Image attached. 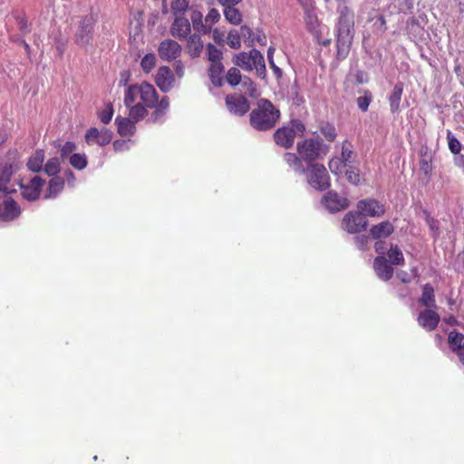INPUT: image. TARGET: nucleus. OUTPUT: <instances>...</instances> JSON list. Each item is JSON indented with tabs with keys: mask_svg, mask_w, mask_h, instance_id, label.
Wrapping results in <instances>:
<instances>
[{
	"mask_svg": "<svg viewBox=\"0 0 464 464\" xmlns=\"http://www.w3.org/2000/svg\"><path fill=\"white\" fill-rule=\"evenodd\" d=\"M190 19L195 31L207 34L210 33V25L203 22V14L198 10H192Z\"/></svg>",
	"mask_w": 464,
	"mask_h": 464,
	"instance_id": "obj_32",
	"label": "nucleus"
},
{
	"mask_svg": "<svg viewBox=\"0 0 464 464\" xmlns=\"http://www.w3.org/2000/svg\"><path fill=\"white\" fill-rule=\"evenodd\" d=\"M207 58L210 63H221L223 60V52L218 49L214 44H208L206 46Z\"/></svg>",
	"mask_w": 464,
	"mask_h": 464,
	"instance_id": "obj_39",
	"label": "nucleus"
},
{
	"mask_svg": "<svg viewBox=\"0 0 464 464\" xmlns=\"http://www.w3.org/2000/svg\"><path fill=\"white\" fill-rule=\"evenodd\" d=\"M212 37L216 44L222 45L225 43V34L218 28L212 31Z\"/></svg>",
	"mask_w": 464,
	"mask_h": 464,
	"instance_id": "obj_57",
	"label": "nucleus"
},
{
	"mask_svg": "<svg viewBox=\"0 0 464 464\" xmlns=\"http://www.w3.org/2000/svg\"><path fill=\"white\" fill-rule=\"evenodd\" d=\"M156 64V57L153 53H147L140 62V66L144 72H150Z\"/></svg>",
	"mask_w": 464,
	"mask_h": 464,
	"instance_id": "obj_47",
	"label": "nucleus"
},
{
	"mask_svg": "<svg viewBox=\"0 0 464 464\" xmlns=\"http://www.w3.org/2000/svg\"><path fill=\"white\" fill-rule=\"evenodd\" d=\"M354 14L348 7L343 6L340 10V15L337 22V39H336V58L344 60L347 58L353 39Z\"/></svg>",
	"mask_w": 464,
	"mask_h": 464,
	"instance_id": "obj_1",
	"label": "nucleus"
},
{
	"mask_svg": "<svg viewBox=\"0 0 464 464\" xmlns=\"http://www.w3.org/2000/svg\"><path fill=\"white\" fill-rule=\"evenodd\" d=\"M242 0H218V3L223 6L237 5Z\"/></svg>",
	"mask_w": 464,
	"mask_h": 464,
	"instance_id": "obj_64",
	"label": "nucleus"
},
{
	"mask_svg": "<svg viewBox=\"0 0 464 464\" xmlns=\"http://www.w3.org/2000/svg\"><path fill=\"white\" fill-rule=\"evenodd\" d=\"M224 16L226 20L234 25H238L242 22V14L236 8V5L224 6Z\"/></svg>",
	"mask_w": 464,
	"mask_h": 464,
	"instance_id": "obj_36",
	"label": "nucleus"
},
{
	"mask_svg": "<svg viewBox=\"0 0 464 464\" xmlns=\"http://www.w3.org/2000/svg\"><path fill=\"white\" fill-rule=\"evenodd\" d=\"M308 183L319 191L327 189L330 187V177L326 169L322 164H311L307 168Z\"/></svg>",
	"mask_w": 464,
	"mask_h": 464,
	"instance_id": "obj_9",
	"label": "nucleus"
},
{
	"mask_svg": "<svg viewBox=\"0 0 464 464\" xmlns=\"http://www.w3.org/2000/svg\"><path fill=\"white\" fill-rule=\"evenodd\" d=\"M137 122L131 120L130 117L125 118L118 116L115 119V124L117 125V131L121 137L132 136L136 131Z\"/></svg>",
	"mask_w": 464,
	"mask_h": 464,
	"instance_id": "obj_25",
	"label": "nucleus"
},
{
	"mask_svg": "<svg viewBox=\"0 0 464 464\" xmlns=\"http://www.w3.org/2000/svg\"><path fill=\"white\" fill-rule=\"evenodd\" d=\"M346 179L353 185H358L360 183V171L353 166H349L345 170Z\"/></svg>",
	"mask_w": 464,
	"mask_h": 464,
	"instance_id": "obj_49",
	"label": "nucleus"
},
{
	"mask_svg": "<svg viewBox=\"0 0 464 464\" xmlns=\"http://www.w3.org/2000/svg\"><path fill=\"white\" fill-rule=\"evenodd\" d=\"M169 107V97L164 96L160 101L158 100V102H157L156 106L154 107V111L150 115V121H151L152 122L159 121L166 114Z\"/></svg>",
	"mask_w": 464,
	"mask_h": 464,
	"instance_id": "obj_35",
	"label": "nucleus"
},
{
	"mask_svg": "<svg viewBox=\"0 0 464 464\" xmlns=\"http://www.w3.org/2000/svg\"><path fill=\"white\" fill-rule=\"evenodd\" d=\"M113 112L114 111L112 104H107L106 109L99 113V118L101 121L104 124H108L112 119Z\"/></svg>",
	"mask_w": 464,
	"mask_h": 464,
	"instance_id": "obj_52",
	"label": "nucleus"
},
{
	"mask_svg": "<svg viewBox=\"0 0 464 464\" xmlns=\"http://www.w3.org/2000/svg\"><path fill=\"white\" fill-rule=\"evenodd\" d=\"M324 206L330 212H338L340 210L345 209L349 206V201L346 198L340 196L337 192L334 190L328 191L322 199Z\"/></svg>",
	"mask_w": 464,
	"mask_h": 464,
	"instance_id": "obj_16",
	"label": "nucleus"
},
{
	"mask_svg": "<svg viewBox=\"0 0 464 464\" xmlns=\"http://www.w3.org/2000/svg\"><path fill=\"white\" fill-rule=\"evenodd\" d=\"M141 102L149 109H153L158 102V93L154 86L147 82L130 85L124 94V104Z\"/></svg>",
	"mask_w": 464,
	"mask_h": 464,
	"instance_id": "obj_3",
	"label": "nucleus"
},
{
	"mask_svg": "<svg viewBox=\"0 0 464 464\" xmlns=\"http://www.w3.org/2000/svg\"><path fill=\"white\" fill-rule=\"evenodd\" d=\"M323 150V142L319 139L310 138L297 142L296 150L301 159L311 164L318 160Z\"/></svg>",
	"mask_w": 464,
	"mask_h": 464,
	"instance_id": "obj_8",
	"label": "nucleus"
},
{
	"mask_svg": "<svg viewBox=\"0 0 464 464\" xmlns=\"http://www.w3.org/2000/svg\"><path fill=\"white\" fill-rule=\"evenodd\" d=\"M284 161L294 169L295 172L299 174L305 173L306 169L304 167L303 160L301 157L292 152H285L283 156Z\"/></svg>",
	"mask_w": 464,
	"mask_h": 464,
	"instance_id": "obj_31",
	"label": "nucleus"
},
{
	"mask_svg": "<svg viewBox=\"0 0 464 464\" xmlns=\"http://www.w3.org/2000/svg\"><path fill=\"white\" fill-rule=\"evenodd\" d=\"M368 226V220L359 210L349 211L342 220V227L350 234L362 232Z\"/></svg>",
	"mask_w": 464,
	"mask_h": 464,
	"instance_id": "obj_10",
	"label": "nucleus"
},
{
	"mask_svg": "<svg viewBox=\"0 0 464 464\" xmlns=\"http://www.w3.org/2000/svg\"><path fill=\"white\" fill-rule=\"evenodd\" d=\"M450 349L454 353L459 362L464 366V334L456 330L450 331L448 335Z\"/></svg>",
	"mask_w": 464,
	"mask_h": 464,
	"instance_id": "obj_19",
	"label": "nucleus"
},
{
	"mask_svg": "<svg viewBox=\"0 0 464 464\" xmlns=\"http://www.w3.org/2000/svg\"><path fill=\"white\" fill-rule=\"evenodd\" d=\"M227 43L232 49L238 50L241 48V38L238 30H230L227 36Z\"/></svg>",
	"mask_w": 464,
	"mask_h": 464,
	"instance_id": "obj_43",
	"label": "nucleus"
},
{
	"mask_svg": "<svg viewBox=\"0 0 464 464\" xmlns=\"http://www.w3.org/2000/svg\"><path fill=\"white\" fill-rule=\"evenodd\" d=\"M112 131L107 128L98 129L95 127H92L89 130H87L84 135V139L89 146L96 144L101 147H103L111 143L112 140Z\"/></svg>",
	"mask_w": 464,
	"mask_h": 464,
	"instance_id": "obj_12",
	"label": "nucleus"
},
{
	"mask_svg": "<svg viewBox=\"0 0 464 464\" xmlns=\"http://www.w3.org/2000/svg\"><path fill=\"white\" fill-rule=\"evenodd\" d=\"M129 108V117L134 121L138 122L144 119L148 114V107L141 104V102H134L130 105H125Z\"/></svg>",
	"mask_w": 464,
	"mask_h": 464,
	"instance_id": "obj_34",
	"label": "nucleus"
},
{
	"mask_svg": "<svg viewBox=\"0 0 464 464\" xmlns=\"http://www.w3.org/2000/svg\"><path fill=\"white\" fill-rule=\"evenodd\" d=\"M397 278H399L402 283H410L411 278L406 271L401 270L396 274Z\"/></svg>",
	"mask_w": 464,
	"mask_h": 464,
	"instance_id": "obj_62",
	"label": "nucleus"
},
{
	"mask_svg": "<svg viewBox=\"0 0 464 464\" xmlns=\"http://www.w3.org/2000/svg\"><path fill=\"white\" fill-rule=\"evenodd\" d=\"M427 223L429 224L430 229L432 230L436 235H438V232H439L438 221L431 217H428Z\"/></svg>",
	"mask_w": 464,
	"mask_h": 464,
	"instance_id": "obj_60",
	"label": "nucleus"
},
{
	"mask_svg": "<svg viewBox=\"0 0 464 464\" xmlns=\"http://www.w3.org/2000/svg\"><path fill=\"white\" fill-rule=\"evenodd\" d=\"M354 243L358 249L364 251L368 248L369 237L365 235L356 236L354 237Z\"/></svg>",
	"mask_w": 464,
	"mask_h": 464,
	"instance_id": "obj_55",
	"label": "nucleus"
},
{
	"mask_svg": "<svg viewBox=\"0 0 464 464\" xmlns=\"http://www.w3.org/2000/svg\"><path fill=\"white\" fill-rule=\"evenodd\" d=\"M70 165L78 170H82L87 167L88 160L84 153H73L69 157Z\"/></svg>",
	"mask_w": 464,
	"mask_h": 464,
	"instance_id": "obj_38",
	"label": "nucleus"
},
{
	"mask_svg": "<svg viewBox=\"0 0 464 464\" xmlns=\"http://www.w3.org/2000/svg\"><path fill=\"white\" fill-rule=\"evenodd\" d=\"M448 140H449V149L453 154H459L461 150V144L457 138L450 135V133L448 134Z\"/></svg>",
	"mask_w": 464,
	"mask_h": 464,
	"instance_id": "obj_54",
	"label": "nucleus"
},
{
	"mask_svg": "<svg viewBox=\"0 0 464 464\" xmlns=\"http://www.w3.org/2000/svg\"><path fill=\"white\" fill-rule=\"evenodd\" d=\"M240 38H242L247 46H253L254 45V40L253 35L254 32L252 29L247 25H242L239 30Z\"/></svg>",
	"mask_w": 464,
	"mask_h": 464,
	"instance_id": "obj_48",
	"label": "nucleus"
},
{
	"mask_svg": "<svg viewBox=\"0 0 464 464\" xmlns=\"http://www.w3.org/2000/svg\"><path fill=\"white\" fill-rule=\"evenodd\" d=\"M353 155V151L346 146L345 143L343 144L341 158L340 159H333L329 162V168L332 172H336L340 169V167H344L347 162H350Z\"/></svg>",
	"mask_w": 464,
	"mask_h": 464,
	"instance_id": "obj_26",
	"label": "nucleus"
},
{
	"mask_svg": "<svg viewBox=\"0 0 464 464\" xmlns=\"http://www.w3.org/2000/svg\"><path fill=\"white\" fill-rule=\"evenodd\" d=\"M10 40L14 43H16L20 45H22L25 52L27 53V54H30L31 53V47L30 45L25 42V40H24L23 38L19 37V36H11L10 37Z\"/></svg>",
	"mask_w": 464,
	"mask_h": 464,
	"instance_id": "obj_58",
	"label": "nucleus"
},
{
	"mask_svg": "<svg viewBox=\"0 0 464 464\" xmlns=\"http://www.w3.org/2000/svg\"><path fill=\"white\" fill-rule=\"evenodd\" d=\"M374 249L378 254L383 255L386 251L385 243L382 239L377 240L374 244Z\"/></svg>",
	"mask_w": 464,
	"mask_h": 464,
	"instance_id": "obj_61",
	"label": "nucleus"
},
{
	"mask_svg": "<svg viewBox=\"0 0 464 464\" xmlns=\"http://www.w3.org/2000/svg\"><path fill=\"white\" fill-rule=\"evenodd\" d=\"M174 75L168 66H161L158 69L155 82L162 92H169L172 88Z\"/></svg>",
	"mask_w": 464,
	"mask_h": 464,
	"instance_id": "obj_21",
	"label": "nucleus"
},
{
	"mask_svg": "<svg viewBox=\"0 0 464 464\" xmlns=\"http://www.w3.org/2000/svg\"><path fill=\"white\" fill-rule=\"evenodd\" d=\"M19 31L25 34L30 33L27 18L24 14H17L14 16Z\"/></svg>",
	"mask_w": 464,
	"mask_h": 464,
	"instance_id": "obj_50",
	"label": "nucleus"
},
{
	"mask_svg": "<svg viewBox=\"0 0 464 464\" xmlns=\"http://www.w3.org/2000/svg\"><path fill=\"white\" fill-rule=\"evenodd\" d=\"M159 56L165 61H173L181 53V45L171 39L163 40L158 48Z\"/></svg>",
	"mask_w": 464,
	"mask_h": 464,
	"instance_id": "obj_17",
	"label": "nucleus"
},
{
	"mask_svg": "<svg viewBox=\"0 0 464 464\" xmlns=\"http://www.w3.org/2000/svg\"><path fill=\"white\" fill-rule=\"evenodd\" d=\"M189 0H172L171 10L174 15H184L188 8Z\"/></svg>",
	"mask_w": 464,
	"mask_h": 464,
	"instance_id": "obj_44",
	"label": "nucleus"
},
{
	"mask_svg": "<svg viewBox=\"0 0 464 464\" xmlns=\"http://www.w3.org/2000/svg\"><path fill=\"white\" fill-rule=\"evenodd\" d=\"M226 105L231 113L239 116L245 115L250 109L247 99L244 95L237 93L227 95L226 97Z\"/></svg>",
	"mask_w": 464,
	"mask_h": 464,
	"instance_id": "obj_14",
	"label": "nucleus"
},
{
	"mask_svg": "<svg viewBox=\"0 0 464 464\" xmlns=\"http://www.w3.org/2000/svg\"><path fill=\"white\" fill-rule=\"evenodd\" d=\"M76 144L72 141H66L61 148L62 159L69 158L76 150Z\"/></svg>",
	"mask_w": 464,
	"mask_h": 464,
	"instance_id": "obj_51",
	"label": "nucleus"
},
{
	"mask_svg": "<svg viewBox=\"0 0 464 464\" xmlns=\"http://www.w3.org/2000/svg\"><path fill=\"white\" fill-rule=\"evenodd\" d=\"M208 74L211 83L215 87H221L224 84L225 66L221 63H210L208 69Z\"/></svg>",
	"mask_w": 464,
	"mask_h": 464,
	"instance_id": "obj_24",
	"label": "nucleus"
},
{
	"mask_svg": "<svg viewBox=\"0 0 464 464\" xmlns=\"http://www.w3.org/2000/svg\"><path fill=\"white\" fill-rule=\"evenodd\" d=\"M175 71L178 76L181 77L184 73V66L180 61L175 63Z\"/></svg>",
	"mask_w": 464,
	"mask_h": 464,
	"instance_id": "obj_63",
	"label": "nucleus"
},
{
	"mask_svg": "<svg viewBox=\"0 0 464 464\" xmlns=\"http://www.w3.org/2000/svg\"><path fill=\"white\" fill-rule=\"evenodd\" d=\"M254 45L258 44L259 45L265 46L266 44V36L262 30H257L256 34L253 35Z\"/></svg>",
	"mask_w": 464,
	"mask_h": 464,
	"instance_id": "obj_56",
	"label": "nucleus"
},
{
	"mask_svg": "<svg viewBox=\"0 0 464 464\" xmlns=\"http://www.w3.org/2000/svg\"><path fill=\"white\" fill-rule=\"evenodd\" d=\"M241 72L237 67H231L224 77V80H226V82L233 87L238 85L241 82Z\"/></svg>",
	"mask_w": 464,
	"mask_h": 464,
	"instance_id": "obj_41",
	"label": "nucleus"
},
{
	"mask_svg": "<svg viewBox=\"0 0 464 464\" xmlns=\"http://www.w3.org/2000/svg\"><path fill=\"white\" fill-rule=\"evenodd\" d=\"M417 322L423 329L431 332L438 327L440 316L432 308H426L419 313Z\"/></svg>",
	"mask_w": 464,
	"mask_h": 464,
	"instance_id": "obj_18",
	"label": "nucleus"
},
{
	"mask_svg": "<svg viewBox=\"0 0 464 464\" xmlns=\"http://www.w3.org/2000/svg\"><path fill=\"white\" fill-rule=\"evenodd\" d=\"M220 19V14L216 8H211L207 16L205 17V22L207 24L210 25V28L213 24L218 23Z\"/></svg>",
	"mask_w": 464,
	"mask_h": 464,
	"instance_id": "obj_53",
	"label": "nucleus"
},
{
	"mask_svg": "<svg viewBox=\"0 0 464 464\" xmlns=\"http://www.w3.org/2000/svg\"><path fill=\"white\" fill-rule=\"evenodd\" d=\"M95 23L96 20L92 14L82 17L74 35V43L78 46L85 48L92 44Z\"/></svg>",
	"mask_w": 464,
	"mask_h": 464,
	"instance_id": "obj_7",
	"label": "nucleus"
},
{
	"mask_svg": "<svg viewBox=\"0 0 464 464\" xmlns=\"http://www.w3.org/2000/svg\"><path fill=\"white\" fill-rule=\"evenodd\" d=\"M419 302L426 308L435 307L436 300L434 295V288L430 284L428 283L422 286V293L421 296L419 299Z\"/></svg>",
	"mask_w": 464,
	"mask_h": 464,
	"instance_id": "obj_33",
	"label": "nucleus"
},
{
	"mask_svg": "<svg viewBox=\"0 0 464 464\" xmlns=\"http://www.w3.org/2000/svg\"><path fill=\"white\" fill-rule=\"evenodd\" d=\"M45 153L44 150H36L28 159L26 167L29 170L34 173L42 171Z\"/></svg>",
	"mask_w": 464,
	"mask_h": 464,
	"instance_id": "obj_29",
	"label": "nucleus"
},
{
	"mask_svg": "<svg viewBox=\"0 0 464 464\" xmlns=\"http://www.w3.org/2000/svg\"><path fill=\"white\" fill-rule=\"evenodd\" d=\"M113 149L115 151H122L128 149V144L123 140H116L113 142Z\"/></svg>",
	"mask_w": 464,
	"mask_h": 464,
	"instance_id": "obj_59",
	"label": "nucleus"
},
{
	"mask_svg": "<svg viewBox=\"0 0 464 464\" xmlns=\"http://www.w3.org/2000/svg\"><path fill=\"white\" fill-rule=\"evenodd\" d=\"M394 231V226L388 220L372 225L370 228V235L373 239L379 240L387 238Z\"/></svg>",
	"mask_w": 464,
	"mask_h": 464,
	"instance_id": "obj_23",
	"label": "nucleus"
},
{
	"mask_svg": "<svg viewBox=\"0 0 464 464\" xmlns=\"http://www.w3.org/2000/svg\"><path fill=\"white\" fill-rule=\"evenodd\" d=\"M388 256L392 265H402L404 263L403 254L397 245H391Z\"/></svg>",
	"mask_w": 464,
	"mask_h": 464,
	"instance_id": "obj_40",
	"label": "nucleus"
},
{
	"mask_svg": "<svg viewBox=\"0 0 464 464\" xmlns=\"http://www.w3.org/2000/svg\"><path fill=\"white\" fill-rule=\"evenodd\" d=\"M20 169L19 153L17 150H9L0 160V193L12 194L16 192L9 188L13 175Z\"/></svg>",
	"mask_w": 464,
	"mask_h": 464,
	"instance_id": "obj_4",
	"label": "nucleus"
},
{
	"mask_svg": "<svg viewBox=\"0 0 464 464\" xmlns=\"http://www.w3.org/2000/svg\"><path fill=\"white\" fill-rule=\"evenodd\" d=\"M203 47L204 43L199 34H194L188 36L187 43V51L190 57H199L202 53Z\"/></svg>",
	"mask_w": 464,
	"mask_h": 464,
	"instance_id": "obj_28",
	"label": "nucleus"
},
{
	"mask_svg": "<svg viewBox=\"0 0 464 464\" xmlns=\"http://www.w3.org/2000/svg\"><path fill=\"white\" fill-rule=\"evenodd\" d=\"M357 209L365 217L381 218L385 214V207L375 198L359 200Z\"/></svg>",
	"mask_w": 464,
	"mask_h": 464,
	"instance_id": "obj_13",
	"label": "nucleus"
},
{
	"mask_svg": "<svg viewBox=\"0 0 464 464\" xmlns=\"http://www.w3.org/2000/svg\"><path fill=\"white\" fill-rule=\"evenodd\" d=\"M191 32V25L188 19L184 15H175V19L170 27L172 36L179 40L187 39Z\"/></svg>",
	"mask_w": 464,
	"mask_h": 464,
	"instance_id": "obj_20",
	"label": "nucleus"
},
{
	"mask_svg": "<svg viewBox=\"0 0 464 464\" xmlns=\"http://www.w3.org/2000/svg\"><path fill=\"white\" fill-rule=\"evenodd\" d=\"M420 169L425 176H430L432 172V156L428 150L420 151Z\"/></svg>",
	"mask_w": 464,
	"mask_h": 464,
	"instance_id": "obj_37",
	"label": "nucleus"
},
{
	"mask_svg": "<svg viewBox=\"0 0 464 464\" xmlns=\"http://www.w3.org/2000/svg\"><path fill=\"white\" fill-rule=\"evenodd\" d=\"M373 268L378 277L383 281H389L394 273L393 267L384 256H377L374 259Z\"/></svg>",
	"mask_w": 464,
	"mask_h": 464,
	"instance_id": "obj_22",
	"label": "nucleus"
},
{
	"mask_svg": "<svg viewBox=\"0 0 464 464\" xmlns=\"http://www.w3.org/2000/svg\"><path fill=\"white\" fill-rule=\"evenodd\" d=\"M19 204L12 198H6L0 203V221L11 222L21 215Z\"/></svg>",
	"mask_w": 464,
	"mask_h": 464,
	"instance_id": "obj_15",
	"label": "nucleus"
},
{
	"mask_svg": "<svg viewBox=\"0 0 464 464\" xmlns=\"http://www.w3.org/2000/svg\"><path fill=\"white\" fill-rule=\"evenodd\" d=\"M279 117V110L270 101L261 99L250 112L249 122L255 130L265 131L274 128Z\"/></svg>",
	"mask_w": 464,
	"mask_h": 464,
	"instance_id": "obj_2",
	"label": "nucleus"
},
{
	"mask_svg": "<svg viewBox=\"0 0 464 464\" xmlns=\"http://www.w3.org/2000/svg\"><path fill=\"white\" fill-rule=\"evenodd\" d=\"M403 83L401 82H397L392 88L389 97L390 110L392 113H397L400 111V105L401 96L403 93Z\"/></svg>",
	"mask_w": 464,
	"mask_h": 464,
	"instance_id": "obj_27",
	"label": "nucleus"
},
{
	"mask_svg": "<svg viewBox=\"0 0 464 464\" xmlns=\"http://www.w3.org/2000/svg\"><path fill=\"white\" fill-rule=\"evenodd\" d=\"M233 62L236 66L244 71L250 72L256 69L262 75L266 72L264 56L256 49H251L248 53L241 52L234 55Z\"/></svg>",
	"mask_w": 464,
	"mask_h": 464,
	"instance_id": "obj_5",
	"label": "nucleus"
},
{
	"mask_svg": "<svg viewBox=\"0 0 464 464\" xmlns=\"http://www.w3.org/2000/svg\"><path fill=\"white\" fill-rule=\"evenodd\" d=\"M23 198L28 201H34L40 198L42 188L45 184V180L39 177H33L28 183H24V179H21L17 182Z\"/></svg>",
	"mask_w": 464,
	"mask_h": 464,
	"instance_id": "obj_11",
	"label": "nucleus"
},
{
	"mask_svg": "<svg viewBox=\"0 0 464 464\" xmlns=\"http://www.w3.org/2000/svg\"><path fill=\"white\" fill-rule=\"evenodd\" d=\"M64 179L62 177L55 176L49 180L48 188L45 192V198H53L63 189Z\"/></svg>",
	"mask_w": 464,
	"mask_h": 464,
	"instance_id": "obj_30",
	"label": "nucleus"
},
{
	"mask_svg": "<svg viewBox=\"0 0 464 464\" xmlns=\"http://www.w3.org/2000/svg\"><path fill=\"white\" fill-rule=\"evenodd\" d=\"M363 95L357 98L356 102L359 107V109L362 111H367L370 103L372 101V92L369 90H364L362 92Z\"/></svg>",
	"mask_w": 464,
	"mask_h": 464,
	"instance_id": "obj_45",
	"label": "nucleus"
},
{
	"mask_svg": "<svg viewBox=\"0 0 464 464\" xmlns=\"http://www.w3.org/2000/svg\"><path fill=\"white\" fill-rule=\"evenodd\" d=\"M305 127L299 120H293L289 125L281 127L274 133V140L276 143L285 149L293 146L295 139L297 135H303Z\"/></svg>",
	"mask_w": 464,
	"mask_h": 464,
	"instance_id": "obj_6",
	"label": "nucleus"
},
{
	"mask_svg": "<svg viewBox=\"0 0 464 464\" xmlns=\"http://www.w3.org/2000/svg\"><path fill=\"white\" fill-rule=\"evenodd\" d=\"M61 164L58 158H51L44 166V170L48 176L55 177L61 169Z\"/></svg>",
	"mask_w": 464,
	"mask_h": 464,
	"instance_id": "obj_42",
	"label": "nucleus"
},
{
	"mask_svg": "<svg viewBox=\"0 0 464 464\" xmlns=\"http://www.w3.org/2000/svg\"><path fill=\"white\" fill-rule=\"evenodd\" d=\"M320 131L325 140L330 142L334 141L337 136L334 126L328 122L322 124Z\"/></svg>",
	"mask_w": 464,
	"mask_h": 464,
	"instance_id": "obj_46",
	"label": "nucleus"
}]
</instances>
